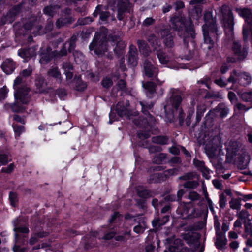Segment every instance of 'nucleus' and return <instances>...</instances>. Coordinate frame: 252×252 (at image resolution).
<instances>
[{"instance_id":"18","label":"nucleus","mask_w":252,"mask_h":252,"mask_svg":"<svg viewBox=\"0 0 252 252\" xmlns=\"http://www.w3.org/2000/svg\"><path fill=\"white\" fill-rule=\"evenodd\" d=\"M214 141L217 140L219 142V145L211 147L210 145H207L205 147V152L208 156L212 158H215L216 155L219 153L221 143L220 141L219 137H215Z\"/></svg>"},{"instance_id":"60","label":"nucleus","mask_w":252,"mask_h":252,"mask_svg":"<svg viewBox=\"0 0 252 252\" xmlns=\"http://www.w3.org/2000/svg\"><path fill=\"white\" fill-rule=\"evenodd\" d=\"M228 79L227 81H224L222 79L220 78V79H216L215 81V83L218 85L220 87L225 86L228 83H230L231 82H228Z\"/></svg>"},{"instance_id":"32","label":"nucleus","mask_w":252,"mask_h":252,"mask_svg":"<svg viewBox=\"0 0 252 252\" xmlns=\"http://www.w3.org/2000/svg\"><path fill=\"white\" fill-rule=\"evenodd\" d=\"M250 159V157L247 154L243 153L241 156L238 158L239 166L241 168H245L247 166Z\"/></svg>"},{"instance_id":"46","label":"nucleus","mask_w":252,"mask_h":252,"mask_svg":"<svg viewBox=\"0 0 252 252\" xmlns=\"http://www.w3.org/2000/svg\"><path fill=\"white\" fill-rule=\"evenodd\" d=\"M230 206L233 209H239L240 208V199L232 198L230 201Z\"/></svg>"},{"instance_id":"11","label":"nucleus","mask_w":252,"mask_h":252,"mask_svg":"<svg viewBox=\"0 0 252 252\" xmlns=\"http://www.w3.org/2000/svg\"><path fill=\"white\" fill-rule=\"evenodd\" d=\"M228 81L233 83V85L231 87V89L235 90L233 88L235 83L238 81V83L241 85H247L251 83V77L246 73H238L235 71L231 74Z\"/></svg>"},{"instance_id":"31","label":"nucleus","mask_w":252,"mask_h":252,"mask_svg":"<svg viewBox=\"0 0 252 252\" xmlns=\"http://www.w3.org/2000/svg\"><path fill=\"white\" fill-rule=\"evenodd\" d=\"M204 0H192L190 2L191 5L197 4V7H195L196 18L198 19L201 16L202 10L200 8V5L203 3Z\"/></svg>"},{"instance_id":"39","label":"nucleus","mask_w":252,"mask_h":252,"mask_svg":"<svg viewBox=\"0 0 252 252\" xmlns=\"http://www.w3.org/2000/svg\"><path fill=\"white\" fill-rule=\"evenodd\" d=\"M74 61L77 64H80L82 63L84 59L83 55L80 52L78 51H75L73 53Z\"/></svg>"},{"instance_id":"42","label":"nucleus","mask_w":252,"mask_h":252,"mask_svg":"<svg viewBox=\"0 0 252 252\" xmlns=\"http://www.w3.org/2000/svg\"><path fill=\"white\" fill-rule=\"evenodd\" d=\"M239 219L243 221V222H245V220L249 222L250 221V220L249 218V214L248 212L246 210H242L238 214Z\"/></svg>"},{"instance_id":"10","label":"nucleus","mask_w":252,"mask_h":252,"mask_svg":"<svg viewBox=\"0 0 252 252\" xmlns=\"http://www.w3.org/2000/svg\"><path fill=\"white\" fill-rule=\"evenodd\" d=\"M126 221L125 222V227L128 224H136L133 228V231L136 233H142L147 228V223L145 219L142 217H133L129 214L125 216Z\"/></svg>"},{"instance_id":"24","label":"nucleus","mask_w":252,"mask_h":252,"mask_svg":"<svg viewBox=\"0 0 252 252\" xmlns=\"http://www.w3.org/2000/svg\"><path fill=\"white\" fill-rule=\"evenodd\" d=\"M131 7L130 4L129 2V0H126L124 2H121L119 4V7L118 9V18L121 20L123 18V13L128 10Z\"/></svg>"},{"instance_id":"15","label":"nucleus","mask_w":252,"mask_h":252,"mask_svg":"<svg viewBox=\"0 0 252 252\" xmlns=\"http://www.w3.org/2000/svg\"><path fill=\"white\" fill-rule=\"evenodd\" d=\"M164 252H193L192 250L184 247L182 246V240L180 239H175L169 242L168 250H165Z\"/></svg>"},{"instance_id":"59","label":"nucleus","mask_w":252,"mask_h":252,"mask_svg":"<svg viewBox=\"0 0 252 252\" xmlns=\"http://www.w3.org/2000/svg\"><path fill=\"white\" fill-rule=\"evenodd\" d=\"M193 164L194 165L198 168L200 170H201V168H203L205 166L204 165V163L201 161L198 160L197 159H194L193 160Z\"/></svg>"},{"instance_id":"44","label":"nucleus","mask_w":252,"mask_h":252,"mask_svg":"<svg viewBox=\"0 0 252 252\" xmlns=\"http://www.w3.org/2000/svg\"><path fill=\"white\" fill-rule=\"evenodd\" d=\"M215 111L220 112V115L221 117H224L228 112L227 108L225 107L223 105H219L216 108Z\"/></svg>"},{"instance_id":"6","label":"nucleus","mask_w":252,"mask_h":252,"mask_svg":"<svg viewBox=\"0 0 252 252\" xmlns=\"http://www.w3.org/2000/svg\"><path fill=\"white\" fill-rule=\"evenodd\" d=\"M172 95L170 99L166 101L164 106L165 116L167 121H171L174 118V111H177L181 102L182 98L178 90L171 89Z\"/></svg>"},{"instance_id":"22","label":"nucleus","mask_w":252,"mask_h":252,"mask_svg":"<svg viewBox=\"0 0 252 252\" xmlns=\"http://www.w3.org/2000/svg\"><path fill=\"white\" fill-rule=\"evenodd\" d=\"M128 63L131 66H135L137 64V49L133 45L129 47Z\"/></svg>"},{"instance_id":"4","label":"nucleus","mask_w":252,"mask_h":252,"mask_svg":"<svg viewBox=\"0 0 252 252\" xmlns=\"http://www.w3.org/2000/svg\"><path fill=\"white\" fill-rule=\"evenodd\" d=\"M171 22L175 30L180 32L181 31L184 30L183 38L184 44L185 46H187L189 42L192 41L195 37V32L191 19L185 20V18L181 16H174L171 19Z\"/></svg>"},{"instance_id":"26","label":"nucleus","mask_w":252,"mask_h":252,"mask_svg":"<svg viewBox=\"0 0 252 252\" xmlns=\"http://www.w3.org/2000/svg\"><path fill=\"white\" fill-rule=\"evenodd\" d=\"M102 5H98L93 13V16L94 17H97L98 14H100V20L99 22L101 24L105 23L107 21V19L109 16V14L106 11H101Z\"/></svg>"},{"instance_id":"34","label":"nucleus","mask_w":252,"mask_h":252,"mask_svg":"<svg viewBox=\"0 0 252 252\" xmlns=\"http://www.w3.org/2000/svg\"><path fill=\"white\" fill-rule=\"evenodd\" d=\"M48 75L56 78L57 80H61V74L57 67H52L48 71Z\"/></svg>"},{"instance_id":"53","label":"nucleus","mask_w":252,"mask_h":252,"mask_svg":"<svg viewBox=\"0 0 252 252\" xmlns=\"http://www.w3.org/2000/svg\"><path fill=\"white\" fill-rule=\"evenodd\" d=\"M138 195L139 197L142 198V203H144V198L148 197L149 196V193L147 190L144 189L138 192Z\"/></svg>"},{"instance_id":"2","label":"nucleus","mask_w":252,"mask_h":252,"mask_svg":"<svg viewBox=\"0 0 252 252\" xmlns=\"http://www.w3.org/2000/svg\"><path fill=\"white\" fill-rule=\"evenodd\" d=\"M32 71L31 66H29L27 69L23 70L14 80L13 88L15 90L14 96L16 102L13 104H6L5 107L11 108L13 112H22L25 107L20 106V103L24 104H27L30 100V97L28 93L30 91L29 88L26 85L25 81L21 77H27L31 75Z\"/></svg>"},{"instance_id":"36","label":"nucleus","mask_w":252,"mask_h":252,"mask_svg":"<svg viewBox=\"0 0 252 252\" xmlns=\"http://www.w3.org/2000/svg\"><path fill=\"white\" fill-rule=\"evenodd\" d=\"M206 110V106L204 104H200L197 106L196 112L197 121H199Z\"/></svg>"},{"instance_id":"50","label":"nucleus","mask_w":252,"mask_h":252,"mask_svg":"<svg viewBox=\"0 0 252 252\" xmlns=\"http://www.w3.org/2000/svg\"><path fill=\"white\" fill-rule=\"evenodd\" d=\"M8 92V90L6 86H3L0 89V101L6 97Z\"/></svg>"},{"instance_id":"17","label":"nucleus","mask_w":252,"mask_h":252,"mask_svg":"<svg viewBox=\"0 0 252 252\" xmlns=\"http://www.w3.org/2000/svg\"><path fill=\"white\" fill-rule=\"evenodd\" d=\"M232 48L236 59L242 60L246 57L247 49L245 47L242 48L239 41H233Z\"/></svg>"},{"instance_id":"16","label":"nucleus","mask_w":252,"mask_h":252,"mask_svg":"<svg viewBox=\"0 0 252 252\" xmlns=\"http://www.w3.org/2000/svg\"><path fill=\"white\" fill-rule=\"evenodd\" d=\"M159 34L161 36L165 46L167 48H171L174 46L173 38L174 34H173L170 30L165 28H162Z\"/></svg>"},{"instance_id":"21","label":"nucleus","mask_w":252,"mask_h":252,"mask_svg":"<svg viewBox=\"0 0 252 252\" xmlns=\"http://www.w3.org/2000/svg\"><path fill=\"white\" fill-rule=\"evenodd\" d=\"M75 46V39L72 38L70 41L66 42L64 45L63 48L61 50L60 53H57L56 52H54L52 54L54 55V56L59 57L61 56H63L66 55L67 54V50L66 48L68 47V50L69 52H71Z\"/></svg>"},{"instance_id":"61","label":"nucleus","mask_w":252,"mask_h":252,"mask_svg":"<svg viewBox=\"0 0 252 252\" xmlns=\"http://www.w3.org/2000/svg\"><path fill=\"white\" fill-rule=\"evenodd\" d=\"M93 21V19H92V18L86 17L82 19H79L78 22L80 24L85 25L89 24Z\"/></svg>"},{"instance_id":"43","label":"nucleus","mask_w":252,"mask_h":252,"mask_svg":"<svg viewBox=\"0 0 252 252\" xmlns=\"http://www.w3.org/2000/svg\"><path fill=\"white\" fill-rule=\"evenodd\" d=\"M153 142L160 144H166L167 142V138L165 136H156L152 138Z\"/></svg>"},{"instance_id":"54","label":"nucleus","mask_w":252,"mask_h":252,"mask_svg":"<svg viewBox=\"0 0 252 252\" xmlns=\"http://www.w3.org/2000/svg\"><path fill=\"white\" fill-rule=\"evenodd\" d=\"M9 199L12 206L15 207L17 202V195L14 192H10L9 194Z\"/></svg>"},{"instance_id":"49","label":"nucleus","mask_w":252,"mask_h":252,"mask_svg":"<svg viewBox=\"0 0 252 252\" xmlns=\"http://www.w3.org/2000/svg\"><path fill=\"white\" fill-rule=\"evenodd\" d=\"M10 160L8 154H0V166L6 164Z\"/></svg>"},{"instance_id":"45","label":"nucleus","mask_w":252,"mask_h":252,"mask_svg":"<svg viewBox=\"0 0 252 252\" xmlns=\"http://www.w3.org/2000/svg\"><path fill=\"white\" fill-rule=\"evenodd\" d=\"M13 128L15 133V136H19L20 135L25 131L24 127L22 126H19L17 124L13 125Z\"/></svg>"},{"instance_id":"19","label":"nucleus","mask_w":252,"mask_h":252,"mask_svg":"<svg viewBox=\"0 0 252 252\" xmlns=\"http://www.w3.org/2000/svg\"><path fill=\"white\" fill-rule=\"evenodd\" d=\"M241 97L243 101L250 103L251 106L246 107L242 104L238 103L236 107L238 109L247 111L252 107V92H244L241 94Z\"/></svg>"},{"instance_id":"29","label":"nucleus","mask_w":252,"mask_h":252,"mask_svg":"<svg viewBox=\"0 0 252 252\" xmlns=\"http://www.w3.org/2000/svg\"><path fill=\"white\" fill-rule=\"evenodd\" d=\"M24 28L28 30H33V34H34L35 35L37 34H41L43 33L41 31V29L36 25V21H34L32 24H25L24 25Z\"/></svg>"},{"instance_id":"23","label":"nucleus","mask_w":252,"mask_h":252,"mask_svg":"<svg viewBox=\"0 0 252 252\" xmlns=\"http://www.w3.org/2000/svg\"><path fill=\"white\" fill-rule=\"evenodd\" d=\"M1 68L3 71L7 74H11L15 68V63L10 59H6L2 64Z\"/></svg>"},{"instance_id":"27","label":"nucleus","mask_w":252,"mask_h":252,"mask_svg":"<svg viewBox=\"0 0 252 252\" xmlns=\"http://www.w3.org/2000/svg\"><path fill=\"white\" fill-rule=\"evenodd\" d=\"M226 244V238L224 233L216 234L215 245L218 249H222Z\"/></svg>"},{"instance_id":"55","label":"nucleus","mask_w":252,"mask_h":252,"mask_svg":"<svg viewBox=\"0 0 252 252\" xmlns=\"http://www.w3.org/2000/svg\"><path fill=\"white\" fill-rule=\"evenodd\" d=\"M102 85L104 87L109 88L112 85V81L110 78L106 77L102 80Z\"/></svg>"},{"instance_id":"62","label":"nucleus","mask_w":252,"mask_h":252,"mask_svg":"<svg viewBox=\"0 0 252 252\" xmlns=\"http://www.w3.org/2000/svg\"><path fill=\"white\" fill-rule=\"evenodd\" d=\"M155 22V20L152 18L148 17L146 18L143 22V24L144 26H148L152 25Z\"/></svg>"},{"instance_id":"57","label":"nucleus","mask_w":252,"mask_h":252,"mask_svg":"<svg viewBox=\"0 0 252 252\" xmlns=\"http://www.w3.org/2000/svg\"><path fill=\"white\" fill-rule=\"evenodd\" d=\"M70 20L68 19H59L57 21L56 25L58 28H60L61 27L64 25L65 24L70 23Z\"/></svg>"},{"instance_id":"20","label":"nucleus","mask_w":252,"mask_h":252,"mask_svg":"<svg viewBox=\"0 0 252 252\" xmlns=\"http://www.w3.org/2000/svg\"><path fill=\"white\" fill-rule=\"evenodd\" d=\"M145 75L148 77H156L158 73V68L151 63L145 61L144 63Z\"/></svg>"},{"instance_id":"64","label":"nucleus","mask_w":252,"mask_h":252,"mask_svg":"<svg viewBox=\"0 0 252 252\" xmlns=\"http://www.w3.org/2000/svg\"><path fill=\"white\" fill-rule=\"evenodd\" d=\"M14 168V165L13 163L10 164L7 167L3 168L2 170L3 172L9 173L11 172Z\"/></svg>"},{"instance_id":"30","label":"nucleus","mask_w":252,"mask_h":252,"mask_svg":"<svg viewBox=\"0 0 252 252\" xmlns=\"http://www.w3.org/2000/svg\"><path fill=\"white\" fill-rule=\"evenodd\" d=\"M73 83L75 84L74 89L79 91H83L87 87L86 84L81 80L80 77H75Z\"/></svg>"},{"instance_id":"52","label":"nucleus","mask_w":252,"mask_h":252,"mask_svg":"<svg viewBox=\"0 0 252 252\" xmlns=\"http://www.w3.org/2000/svg\"><path fill=\"white\" fill-rule=\"evenodd\" d=\"M198 186V183L196 181H188L184 184V187L186 188H195Z\"/></svg>"},{"instance_id":"12","label":"nucleus","mask_w":252,"mask_h":252,"mask_svg":"<svg viewBox=\"0 0 252 252\" xmlns=\"http://www.w3.org/2000/svg\"><path fill=\"white\" fill-rule=\"evenodd\" d=\"M130 235V230L127 228H122L119 230L118 235L114 232H111L105 235L103 238L105 240H109L113 237L118 241H126L129 239Z\"/></svg>"},{"instance_id":"25","label":"nucleus","mask_w":252,"mask_h":252,"mask_svg":"<svg viewBox=\"0 0 252 252\" xmlns=\"http://www.w3.org/2000/svg\"><path fill=\"white\" fill-rule=\"evenodd\" d=\"M18 55L24 59V62H27L31 57L35 55L34 49H21L18 51Z\"/></svg>"},{"instance_id":"14","label":"nucleus","mask_w":252,"mask_h":252,"mask_svg":"<svg viewBox=\"0 0 252 252\" xmlns=\"http://www.w3.org/2000/svg\"><path fill=\"white\" fill-rule=\"evenodd\" d=\"M191 206V204L190 203L181 204L177 209V212L183 219L196 217L197 215L195 214L194 209L190 208Z\"/></svg>"},{"instance_id":"58","label":"nucleus","mask_w":252,"mask_h":252,"mask_svg":"<svg viewBox=\"0 0 252 252\" xmlns=\"http://www.w3.org/2000/svg\"><path fill=\"white\" fill-rule=\"evenodd\" d=\"M226 199L224 194L220 195L219 204L220 208H223L225 207Z\"/></svg>"},{"instance_id":"63","label":"nucleus","mask_w":252,"mask_h":252,"mask_svg":"<svg viewBox=\"0 0 252 252\" xmlns=\"http://www.w3.org/2000/svg\"><path fill=\"white\" fill-rule=\"evenodd\" d=\"M117 85L118 88L122 91H124L126 89V83L125 81L123 79L120 80L117 83Z\"/></svg>"},{"instance_id":"38","label":"nucleus","mask_w":252,"mask_h":252,"mask_svg":"<svg viewBox=\"0 0 252 252\" xmlns=\"http://www.w3.org/2000/svg\"><path fill=\"white\" fill-rule=\"evenodd\" d=\"M169 220V216H166L163 218V220L156 219L153 220L152 225L154 227L161 226L165 224Z\"/></svg>"},{"instance_id":"5","label":"nucleus","mask_w":252,"mask_h":252,"mask_svg":"<svg viewBox=\"0 0 252 252\" xmlns=\"http://www.w3.org/2000/svg\"><path fill=\"white\" fill-rule=\"evenodd\" d=\"M205 24L202 26V31L204 36V46H206L208 49H212L214 46V42L211 39L217 31L216 23L212 17L210 12H207L204 15Z\"/></svg>"},{"instance_id":"48","label":"nucleus","mask_w":252,"mask_h":252,"mask_svg":"<svg viewBox=\"0 0 252 252\" xmlns=\"http://www.w3.org/2000/svg\"><path fill=\"white\" fill-rule=\"evenodd\" d=\"M41 58L40 59V63L41 64H45L47 63L51 59V55L50 53L41 54Z\"/></svg>"},{"instance_id":"56","label":"nucleus","mask_w":252,"mask_h":252,"mask_svg":"<svg viewBox=\"0 0 252 252\" xmlns=\"http://www.w3.org/2000/svg\"><path fill=\"white\" fill-rule=\"evenodd\" d=\"M188 198L191 200H197L200 198V195L195 191L190 192L188 196Z\"/></svg>"},{"instance_id":"47","label":"nucleus","mask_w":252,"mask_h":252,"mask_svg":"<svg viewBox=\"0 0 252 252\" xmlns=\"http://www.w3.org/2000/svg\"><path fill=\"white\" fill-rule=\"evenodd\" d=\"M47 235V233L46 232H40L38 234L37 236L35 234L32 236L29 241V243L31 245L34 244L37 241L38 238L43 237Z\"/></svg>"},{"instance_id":"35","label":"nucleus","mask_w":252,"mask_h":252,"mask_svg":"<svg viewBox=\"0 0 252 252\" xmlns=\"http://www.w3.org/2000/svg\"><path fill=\"white\" fill-rule=\"evenodd\" d=\"M166 155L163 153H160L156 155L153 158V162L157 164H161L165 162Z\"/></svg>"},{"instance_id":"40","label":"nucleus","mask_w":252,"mask_h":252,"mask_svg":"<svg viewBox=\"0 0 252 252\" xmlns=\"http://www.w3.org/2000/svg\"><path fill=\"white\" fill-rule=\"evenodd\" d=\"M245 225V236L247 237L248 235H249L250 237H252V225L250 221L248 222L246 220H245V222H243Z\"/></svg>"},{"instance_id":"1","label":"nucleus","mask_w":252,"mask_h":252,"mask_svg":"<svg viewBox=\"0 0 252 252\" xmlns=\"http://www.w3.org/2000/svg\"><path fill=\"white\" fill-rule=\"evenodd\" d=\"M140 104L142 107V111L145 117L142 120L140 118L139 121H136L135 119L133 118V116H136L137 112H134L133 114H129L127 108L129 104L128 101H126V107L124 106L123 103L119 102L117 104L115 109H111L109 114L110 123H112L113 121L118 120L116 115V113H117L118 116L125 117L129 120L131 119L135 125L140 126H144L146 129L149 130V127L151 128L155 122L154 118L148 112V110L153 107V104L151 103L146 105L143 102H140Z\"/></svg>"},{"instance_id":"7","label":"nucleus","mask_w":252,"mask_h":252,"mask_svg":"<svg viewBox=\"0 0 252 252\" xmlns=\"http://www.w3.org/2000/svg\"><path fill=\"white\" fill-rule=\"evenodd\" d=\"M219 14L222 21L226 34L230 38L232 37L234 29V18L233 14L229 6L223 5L219 9Z\"/></svg>"},{"instance_id":"3","label":"nucleus","mask_w":252,"mask_h":252,"mask_svg":"<svg viewBox=\"0 0 252 252\" xmlns=\"http://www.w3.org/2000/svg\"><path fill=\"white\" fill-rule=\"evenodd\" d=\"M98 40V35H96L89 46L90 50H94V53L98 55H101L104 54L108 50L107 46L109 45V44H115V42H117L116 46L113 48V50L116 54L119 55L123 54V50L126 46L125 42L124 41L119 40V39H116V40L113 39L112 40L107 41L105 39L102 41Z\"/></svg>"},{"instance_id":"33","label":"nucleus","mask_w":252,"mask_h":252,"mask_svg":"<svg viewBox=\"0 0 252 252\" xmlns=\"http://www.w3.org/2000/svg\"><path fill=\"white\" fill-rule=\"evenodd\" d=\"M202 189H203V194L205 196V198L207 202V204L208 205V207L209 208V209L212 211L213 213H214V210L213 205V203L211 201V200L209 198L208 194L207 191V189L206 186L204 185V183L202 184Z\"/></svg>"},{"instance_id":"51","label":"nucleus","mask_w":252,"mask_h":252,"mask_svg":"<svg viewBox=\"0 0 252 252\" xmlns=\"http://www.w3.org/2000/svg\"><path fill=\"white\" fill-rule=\"evenodd\" d=\"M200 171L202 173L203 176L206 179H209L211 177L210 174L212 173V171L210 170L206 166L201 168Z\"/></svg>"},{"instance_id":"13","label":"nucleus","mask_w":252,"mask_h":252,"mask_svg":"<svg viewBox=\"0 0 252 252\" xmlns=\"http://www.w3.org/2000/svg\"><path fill=\"white\" fill-rule=\"evenodd\" d=\"M225 146L228 155L232 157L240 154L243 149V145L240 141H228Z\"/></svg>"},{"instance_id":"28","label":"nucleus","mask_w":252,"mask_h":252,"mask_svg":"<svg viewBox=\"0 0 252 252\" xmlns=\"http://www.w3.org/2000/svg\"><path fill=\"white\" fill-rule=\"evenodd\" d=\"M143 87L145 89L146 94L148 97H152L155 94V85L153 82H147L143 84Z\"/></svg>"},{"instance_id":"37","label":"nucleus","mask_w":252,"mask_h":252,"mask_svg":"<svg viewBox=\"0 0 252 252\" xmlns=\"http://www.w3.org/2000/svg\"><path fill=\"white\" fill-rule=\"evenodd\" d=\"M59 8V7L57 6H47L45 8L44 12L47 15L53 16Z\"/></svg>"},{"instance_id":"41","label":"nucleus","mask_w":252,"mask_h":252,"mask_svg":"<svg viewBox=\"0 0 252 252\" xmlns=\"http://www.w3.org/2000/svg\"><path fill=\"white\" fill-rule=\"evenodd\" d=\"M137 43L140 52H141L143 54L147 55L149 50L147 47V45L145 42L143 40H139L138 41Z\"/></svg>"},{"instance_id":"8","label":"nucleus","mask_w":252,"mask_h":252,"mask_svg":"<svg viewBox=\"0 0 252 252\" xmlns=\"http://www.w3.org/2000/svg\"><path fill=\"white\" fill-rule=\"evenodd\" d=\"M27 220L26 219H24L22 217H19L16 220H13V223L14 226V231L15 232V244L14 247V250L15 252H19L21 251V249L20 247V244L21 242L23 243V240H21L20 237L22 234L25 235L29 233V230L27 227H21L22 222H25Z\"/></svg>"},{"instance_id":"9","label":"nucleus","mask_w":252,"mask_h":252,"mask_svg":"<svg viewBox=\"0 0 252 252\" xmlns=\"http://www.w3.org/2000/svg\"><path fill=\"white\" fill-rule=\"evenodd\" d=\"M148 40L153 47L154 50L157 51V55L161 64L166 65L173 60L172 54L166 55L164 53L160 51L161 45L159 44L157 38L154 35H150Z\"/></svg>"}]
</instances>
